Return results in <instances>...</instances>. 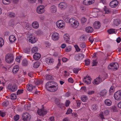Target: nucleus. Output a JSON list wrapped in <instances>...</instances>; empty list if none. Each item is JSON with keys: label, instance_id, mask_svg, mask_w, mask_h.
<instances>
[{"label": "nucleus", "instance_id": "10", "mask_svg": "<svg viewBox=\"0 0 121 121\" xmlns=\"http://www.w3.org/2000/svg\"><path fill=\"white\" fill-rule=\"evenodd\" d=\"M118 3V2L117 0H113L110 3L109 6L112 8H115L117 6Z\"/></svg>", "mask_w": 121, "mask_h": 121}, {"label": "nucleus", "instance_id": "46", "mask_svg": "<svg viewBox=\"0 0 121 121\" xmlns=\"http://www.w3.org/2000/svg\"><path fill=\"white\" fill-rule=\"evenodd\" d=\"M95 92L93 90H89L87 91V93L88 95H91L94 94Z\"/></svg>", "mask_w": 121, "mask_h": 121}, {"label": "nucleus", "instance_id": "40", "mask_svg": "<svg viewBox=\"0 0 121 121\" xmlns=\"http://www.w3.org/2000/svg\"><path fill=\"white\" fill-rule=\"evenodd\" d=\"M74 47L76 51L77 52H79L80 50V49L77 45H74Z\"/></svg>", "mask_w": 121, "mask_h": 121}, {"label": "nucleus", "instance_id": "24", "mask_svg": "<svg viewBox=\"0 0 121 121\" xmlns=\"http://www.w3.org/2000/svg\"><path fill=\"white\" fill-rule=\"evenodd\" d=\"M41 56L40 53H34L33 57L35 60H38L40 59Z\"/></svg>", "mask_w": 121, "mask_h": 121}, {"label": "nucleus", "instance_id": "34", "mask_svg": "<svg viewBox=\"0 0 121 121\" xmlns=\"http://www.w3.org/2000/svg\"><path fill=\"white\" fill-rule=\"evenodd\" d=\"M108 32L109 34L114 33L116 34V32L115 29H111L108 30Z\"/></svg>", "mask_w": 121, "mask_h": 121}, {"label": "nucleus", "instance_id": "33", "mask_svg": "<svg viewBox=\"0 0 121 121\" xmlns=\"http://www.w3.org/2000/svg\"><path fill=\"white\" fill-rule=\"evenodd\" d=\"M81 99L83 102H85L87 100L88 98L87 96L85 95H83L81 97Z\"/></svg>", "mask_w": 121, "mask_h": 121}, {"label": "nucleus", "instance_id": "14", "mask_svg": "<svg viewBox=\"0 0 121 121\" xmlns=\"http://www.w3.org/2000/svg\"><path fill=\"white\" fill-rule=\"evenodd\" d=\"M102 77H99L95 79L93 82L94 85H97L99 83L102 81Z\"/></svg>", "mask_w": 121, "mask_h": 121}, {"label": "nucleus", "instance_id": "42", "mask_svg": "<svg viewBox=\"0 0 121 121\" xmlns=\"http://www.w3.org/2000/svg\"><path fill=\"white\" fill-rule=\"evenodd\" d=\"M98 108L97 106L96 105H92L91 108L92 110L93 111L96 110Z\"/></svg>", "mask_w": 121, "mask_h": 121}, {"label": "nucleus", "instance_id": "18", "mask_svg": "<svg viewBox=\"0 0 121 121\" xmlns=\"http://www.w3.org/2000/svg\"><path fill=\"white\" fill-rule=\"evenodd\" d=\"M55 101L59 107L61 108L64 107V104L60 103V100L58 99H56L55 100Z\"/></svg>", "mask_w": 121, "mask_h": 121}, {"label": "nucleus", "instance_id": "37", "mask_svg": "<svg viewBox=\"0 0 121 121\" xmlns=\"http://www.w3.org/2000/svg\"><path fill=\"white\" fill-rule=\"evenodd\" d=\"M11 0H2V2L4 4H9L11 2Z\"/></svg>", "mask_w": 121, "mask_h": 121}, {"label": "nucleus", "instance_id": "26", "mask_svg": "<svg viewBox=\"0 0 121 121\" xmlns=\"http://www.w3.org/2000/svg\"><path fill=\"white\" fill-rule=\"evenodd\" d=\"M32 26L35 29H37L39 26L38 23L37 22H34L32 24Z\"/></svg>", "mask_w": 121, "mask_h": 121}, {"label": "nucleus", "instance_id": "25", "mask_svg": "<svg viewBox=\"0 0 121 121\" xmlns=\"http://www.w3.org/2000/svg\"><path fill=\"white\" fill-rule=\"evenodd\" d=\"M16 39V38L13 35H11L9 37V40L10 42H13Z\"/></svg>", "mask_w": 121, "mask_h": 121}, {"label": "nucleus", "instance_id": "5", "mask_svg": "<svg viewBox=\"0 0 121 121\" xmlns=\"http://www.w3.org/2000/svg\"><path fill=\"white\" fill-rule=\"evenodd\" d=\"M119 65L117 62L111 63L108 67V69H112L113 70L117 69Z\"/></svg>", "mask_w": 121, "mask_h": 121}, {"label": "nucleus", "instance_id": "28", "mask_svg": "<svg viewBox=\"0 0 121 121\" xmlns=\"http://www.w3.org/2000/svg\"><path fill=\"white\" fill-rule=\"evenodd\" d=\"M33 86L31 84H28L27 85L26 88L28 91H31L33 89Z\"/></svg>", "mask_w": 121, "mask_h": 121}, {"label": "nucleus", "instance_id": "1", "mask_svg": "<svg viewBox=\"0 0 121 121\" xmlns=\"http://www.w3.org/2000/svg\"><path fill=\"white\" fill-rule=\"evenodd\" d=\"M63 19L67 23H69L71 26L73 28H77L79 25V23L78 20L75 17H72L69 18L67 16L63 17Z\"/></svg>", "mask_w": 121, "mask_h": 121}, {"label": "nucleus", "instance_id": "35", "mask_svg": "<svg viewBox=\"0 0 121 121\" xmlns=\"http://www.w3.org/2000/svg\"><path fill=\"white\" fill-rule=\"evenodd\" d=\"M104 9L105 11V13H108L111 12L110 10L105 6L104 8Z\"/></svg>", "mask_w": 121, "mask_h": 121}, {"label": "nucleus", "instance_id": "20", "mask_svg": "<svg viewBox=\"0 0 121 121\" xmlns=\"http://www.w3.org/2000/svg\"><path fill=\"white\" fill-rule=\"evenodd\" d=\"M63 39L66 43H67L69 40V36L68 34H66L63 35Z\"/></svg>", "mask_w": 121, "mask_h": 121}, {"label": "nucleus", "instance_id": "7", "mask_svg": "<svg viewBox=\"0 0 121 121\" xmlns=\"http://www.w3.org/2000/svg\"><path fill=\"white\" fill-rule=\"evenodd\" d=\"M114 98L116 100H121V90L116 92L114 94Z\"/></svg>", "mask_w": 121, "mask_h": 121}, {"label": "nucleus", "instance_id": "9", "mask_svg": "<svg viewBox=\"0 0 121 121\" xmlns=\"http://www.w3.org/2000/svg\"><path fill=\"white\" fill-rule=\"evenodd\" d=\"M44 7L43 5L39 6L36 9L37 12L39 13H42L45 11Z\"/></svg>", "mask_w": 121, "mask_h": 121}, {"label": "nucleus", "instance_id": "8", "mask_svg": "<svg viewBox=\"0 0 121 121\" xmlns=\"http://www.w3.org/2000/svg\"><path fill=\"white\" fill-rule=\"evenodd\" d=\"M68 6L67 3L65 2H62L58 4V7L60 9L64 10L66 9Z\"/></svg>", "mask_w": 121, "mask_h": 121}, {"label": "nucleus", "instance_id": "12", "mask_svg": "<svg viewBox=\"0 0 121 121\" xmlns=\"http://www.w3.org/2000/svg\"><path fill=\"white\" fill-rule=\"evenodd\" d=\"M91 80L90 77L87 75L83 79L84 82L87 84L91 83Z\"/></svg>", "mask_w": 121, "mask_h": 121}, {"label": "nucleus", "instance_id": "62", "mask_svg": "<svg viewBox=\"0 0 121 121\" xmlns=\"http://www.w3.org/2000/svg\"><path fill=\"white\" fill-rule=\"evenodd\" d=\"M89 39L90 42L91 43H92L94 41L93 38L92 36H90L89 37Z\"/></svg>", "mask_w": 121, "mask_h": 121}, {"label": "nucleus", "instance_id": "41", "mask_svg": "<svg viewBox=\"0 0 121 121\" xmlns=\"http://www.w3.org/2000/svg\"><path fill=\"white\" fill-rule=\"evenodd\" d=\"M22 65L24 66H27L28 64V62L27 60L26 59L23 60L22 62Z\"/></svg>", "mask_w": 121, "mask_h": 121}, {"label": "nucleus", "instance_id": "23", "mask_svg": "<svg viewBox=\"0 0 121 121\" xmlns=\"http://www.w3.org/2000/svg\"><path fill=\"white\" fill-rule=\"evenodd\" d=\"M104 102L105 105L108 106H111L112 103L111 101L109 99H105L104 101Z\"/></svg>", "mask_w": 121, "mask_h": 121}, {"label": "nucleus", "instance_id": "17", "mask_svg": "<svg viewBox=\"0 0 121 121\" xmlns=\"http://www.w3.org/2000/svg\"><path fill=\"white\" fill-rule=\"evenodd\" d=\"M101 26V24L98 21H95L93 24V26L95 29H99Z\"/></svg>", "mask_w": 121, "mask_h": 121}, {"label": "nucleus", "instance_id": "43", "mask_svg": "<svg viewBox=\"0 0 121 121\" xmlns=\"http://www.w3.org/2000/svg\"><path fill=\"white\" fill-rule=\"evenodd\" d=\"M4 41L3 38H0V47H1L4 45Z\"/></svg>", "mask_w": 121, "mask_h": 121}, {"label": "nucleus", "instance_id": "6", "mask_svg": "<svg viewBox=\"0 0 121 121\" xmlns=\"http://www.w3.org/2000/svg\"><path fill=\"white\" fill-rule=\"evenodd\" d=\"M22 119L24 121H29L30 119V115L27 113H23L22 115Z\"/></svg>", "mask_w": 121, "mask_h": 121}, {"label": "nucleus", "instance_id": "2", "mask_svg": "<svg viewBox=\"0 0 121 121\" xmlns=\"http://www.w3.org/2000/svg\"><path fill=\"white\" fill-rule=\"evenodd\" d=\"M14 57L12 53H7L5 56V60L7 63L11 64L14 60Z\"/></svg>", "mask_w": 121, "mask_h": 121}, {"label": "nucleus", "instance_id": "59", "mask_svg": "<svg viewBox=\"0 0 121 121\" xmlns=\"http://www.w3.org/2000/svg\"><path fill=\"white\" fill-rule=\"evenodd\" d=\"M0 114L2 117H4L5 115V112H3L0 111Z\"/></svg>", "mask_w": 121, "mask_h": 121}, {"label": "nucleus", "instance_id": "50", "mask_svg": "<svg viewBox=\"0 0 121 121\" xmlns=\"http://www.w3.org/2000/svg\"><path fill=\"white\" fill-rule=\"evenodd\" d=\"M53 86V81H50L47 82L45 86Z\"/></svg>", "mask_w": 121, "mask_h": 121}, {"label": "nucleus", "instance_id": "60", "mask_svg": "<svg viewBox=\"0 0 121 121\" xmlns=\"http://www.w3.org/2000/svg\"><path fill=\"white\" fill-rule=\"evenodd\" d=\"M72 111V109L70 108H69L67 111L66 114H70Z\"/></svg>", "mask_w": 121, "mask_h": 121}, {"label": "nucleus", "instance_id": "44", "mask_svg": "<svg viewBox=\"0 0 121 121\" xmlns=\"http://www.w3.org/2000/svg\"><path fill=\"white\" fill-rule=\"evenodd\" d=\"M60 61L61 60L60 59H58V63L57 65V66L55 67V68L58 69L59 68V67L61 65Z\"/></svg>", "mask_w": 121, "mask_h": 121}, {"label": "nucleus", "instance_id": "11", "mask_svg": "<svg viewBox=\"0 0 121 121\" xmlns=\"http://www.w3.org/2000/svg\"><path fill=\"white\" fill-rule=\"evenodd\" d=\"M84 57L82 53H78L75 57V59L76 60H80L82 59Z\"/></svg>", "mask_w": 121, "mask_h": 121}, {"label": "nucleus", "instance_id": "55", "mask_svg": "<svg viewBox=\"0 0 121 121\" xmlns=\"http://www.w3.org/2000/svg\"><path fill=\"white\" fill-rule=\"evenodd\" d=\"M23 91V90L22 89H18L17 92V95H18L22 93Z\"/></svg>", "mask_w": 121, "mask_h": 121}, {"label": "nucleus", "instance_id": "15", "mask_svg": "<svg viewBox=\"0 0 121 121\" xmlns=\"http://www.w3.org/2000/svg\"><path fill=\"white\" fill-rule=\"evenodd\" d=\"M29 42L31 43H35L36 41L35 37L32 35H30L28 38Z\"/></svg>", "mask_w": 121, "mask_h": 121}, {"label": "nucleus", "instance_id": "32", "mask_svg": "<svg viewBox=\"0 0 121 121\" xmlns=\"http://www.w3.org/2000/svg\"><path fill=\"white\" fill-rule=\"evenodd\" d=\"M72 48V46H69L66 47L65 49V50L67 52H69L71 50Z\"/></svg>", "mask_w": 121, "mask_h": 121}, {"label": "nucleus", "instance_id": "21", "mask_svg": "<svg viewBox=\"0 0 121 121\" xmlns=\"http://www.w3.org/2000/svg\"><path fill=\"white\" fill-rule=\"evenodd\" d=\"M93 28L90 26H88L86 28L85 30L86 32L88 33H91L93 31Z\"/></svg>", "mask_w": 121, "mask_h": 121}, {"label": "nucleus", "instance_id": "39", "mask_svg": "<svg viewBox=\"0 0 121 121\" xmlns=\"http://www.w3.org/2000/svg\"><path fill=\"white\" fill-rule=\"evenodd\" d=\"M17 95L16 94L13 93L11 95V99H15L17 98Z\"/></svg>", "mask_w": 121, "mask_h": 121}, {"label": "nucleus", "instance_id": "19", "mask_svg": "<svg viewBox=\"0 0 121 121\" xmlns=\"http://www.w3.org/2000/svg\"><path fill=\"white\" fill-rule=\"evenodd\" d=\"M59 39V35L58 33L55 32L53 33V40L57 41Z\"/></svg>", "mask_w": 121, "mask_h": 121}, {"label": "nucleus", "instance_id": "36", "mask_svg": "<svg viewBox=\"0 0 121 121\" xmlns=\"http://www.w3.org/2000/svg\"><path fill=\"white\" fill-rule=\"evenodd\" d=\"M45 61L48 64H49L50 63H52V60H51V58L50 57L46 58L45 60Z\"/></svg>", "mask_w": 121, "mask_h": 121}, {"label": "nucleus", "instance_id": "45", "mask_svg": "<svg viewBox=\"0 0 121 121\" xmlns=\"http://www.w3.org/2000/svg\"><path fill=\"white\" fill-rule=\"evenodd\" d=\"M85 65L87 66L89 65L90 63V59H87L85 60Z\"/></svg>", "mask_w": 121, "mask_h": 121}, {"label": "nucleus", "instance_id": "49", "mask_svg": "<svg viewBox=\"0 0 121 121\" xmlns=\"http://www.w3.org/2000/svg\"><path fill=\"white\" fill-rule=\"evenodd\" d=\"M92 63V66H96L97 65L98 62L96 60H93Z\"/></svg>", "mask_w": 121, "mask_h": 121}, {"label": "nucleus", "instance_id": "4", "mask_svg": "<svg viewBox=\"0 0 121 121\" xmlns=\"http://www.w3.org/2000/svg\"><path fill=\"white\" fill-rule=\"evenodd\" d=\"M7 88L9 90L12 92L15 91L17 89V87L15 83H9L8 85Z\"/></svg>", "mask_w": 121, "mask_h": 121}, {"label": "nucleus", "instance_id": "53", "mask_svg": "<svg viewBox=\"0 0 121 121\" xmlns=\"http://www.w3.org/2000/svg\"><path fill=\"white\" fill-rule=\"evenodd\" d=\"M9 26L13 27L14 26L13 22L12 20H11L9 21Z\"/></svg>", "mask_w": 121, "mask_h": 121}, {"label": "nucleus", "instance_id": "38", "mask_svg": "<svg viewBox=\"0 0 121 121\" xmlns=\"http://www.w3.org/2000/svg\"><path fill=\"white\" fill-rule=\"evenodd\" d=\"M114 24L116 26H117L120 23V21L119 19H115L114 22Z\"/></svg>", "mask_w": 121, "mask_h": 121}, {"label": "nucleus", "instance_id": "56", "mask_svg": "<svg viewBox=\"0 0 121 121\" xmlns=\"http://www.w3.org/2000/svg\"><path fill=\"white\" fill-rule=\"evenodd\" d=\"M80 47L82 48H85L86 47V45L85 43H81L80 45Z\"/></svg>", "mask_w": 121, "mask_h": 121}, {"label": "nucleus", "instance_id": "61", "mask_svg": "<svg viewBox=\"0 0 121 121\" xmlns=\"http://www.w3.org/2000/svg\"><path fill=\"white\" fill-rule=\"evenodd\" d=\"M99 116L102 119H104V117L103 113V112H101L100 113L99 115Z\"/></svg>", "mask_w": 121, "mask_h": 121}, {"label": "nucleus", "instance_id": "13", "mask_svg": "<svg viewBox=\"0 0 121 121\" xmlns=\"http://www.w3.org/2000/svg\"><path fill=\"white\" fill-rule=\"evenodd\" d=\"M38 114L40 116H43L47 113V111L46 110H43V109H40L37 111Z\"/></svg>", "mask_w": 121, "mask_h": 121}, {"label": "nucleus", "instance_id": "52", "mask_svg": "<svg viewBox=\"0 0 121 121\" xmlns=\"http://www.w3.org/2000/svg\"><path fill=\"white\" fill-rule=\"evenodd\" d=\"M8 16L11 17H13L15 16V14L12 12H10L8 13Z\"/></svg>", "mask_w": 121, "mask_h": 121}, {"label": "nucleus", "instance_id": "57", "mask_svg": "<svg viewBox=\"0 0 121 121\" xmlns=\"http://www.w3.org/2000/svg\"><path fill=\"white\" fill-rule=\"evenodd\" d=\"M30 50L29 48H25L23 50L24 52L25 53H28L30 52Z\"/></svg>", "mask_w": 121, "mask_h": 121}, {"label": "nucleus", "instance_id": "27", "mask_svg": "<svg viewBox=\"0 0 121 121\" xmlns=\"http://www.w3.org/2000/svg\"><path fill=\"white\" fill-rule=\"evenodd\" d=\"M19 67L18 65L15 66L13 68L12 71L13 73H16L19 70Z\"/></svg>", "mask_w": 121, "mask_h": 121}, {"label": "nucleus", "instance_id": "63", "mask_svg": "<svg viewBox=\"0 0 121 121\" xmlns=\"http://www.w3.org/2000/svg\"><path fill=\"white\" fill-rule=\"evenodd\" d=\"M43 83V81L41 80H39L37 81H36L35 83V84L37 85L41 84Z\"/></svg>", "mask_w": 121, "mask_h": 121}, {"label": "nucleus", "instance_id": "64", "mask_svg": "<svg viewBox=\"0 0 121 121\" xmlns=\"http://www.w3.org/2000/svg\"><path fill=\"white\" fill-rule=\"evenodd\" d=\"M66 46V44L65 43H63L61 45L60 47L64 49Z\"/></svg>", "mask_w": 121, "mask_h": 121}, {"label": "nucleus", "instance_id": "29", "mask_svg": "<svg viewBox=\"0 0 121 121\" xmlns=\"http://www.w3.org/2000/svg\"><path fill=\"white\" fill-rule=\"evenodd\" d=\"M58 88V86L56 82H53V92H55L57 90Z\"/></svg>", "mask_w": 121, "mask_h": 121}, {"label": "nucleus", "instance_id": "16", "mask_svg": "<svg viewBox=\"0 0 121 121\" xmlns=\"http://www.w3.org/2000/svg\"><path fill=\"white\" fill-rule=\"evenodd\" d=\"M95 0H84L83 1V4L86 5H90L93 4Z\"/></svg>", "mask_w": 121, "mask_h": 121}, {"label": "nucleus", "instance_id": "47", "mask_svg": "<svg viewBox=\"0 0 121 121\" xmlns=\"http://www.w3.org/2000/svg\"><path fill=\"white\" fill-rule=\"evenodd\" d=\"M46 79L47 80H52V76L50 75H47L46 76Z\"/></svg>", "mask_w": 121, "mask_h": 121}, {"label": "nucleus", "instance_id": "3", "mask_svg": "<svg viewBox=\"0 0 121 121\" xmlns=\"http://www.w3.org/2000/svg\"><path fill=\"white\" fill-rule=\"evenodd\" d=\"M56 25L58 28L60 30L63 29L65 27V22L62 20H60L57 21Z\"/></svg>", "mask_w": 121, "mask_h": 121}, {"label": "nucleus", "instance_id": "48", "mask_svg": "<svg viewBox=\"0 0 121 121\" xmlns=\"http://www.w3.org/2000/svg\"><path fill=\"white\" fill-rule=\"evenodd\" d=\"M81 69L79 68H74L73 69V73H77L79 71L81 70Z\"/></svg>", "mask_w": 121, "mask_h": 121}, {"label": "nucleus", "instance_id": "30", "mask_svg": "<svg viewBox=\"0 0 121 121\" xmlns=\"http://www.w3.org/2000/svg\"><path fill=\"white\" fill-rule=\"evenodd\" d=\"M40 64V62L39 61L35 62L33 65V67L35 68H38Z\"/></svg>", "mask_w": 121, "mask_h": 121}, {"label": "nucleus", "instance_id": "54", "mask_svg": "<svg viewBox=\"0 0 121 121\" xmlns=\"http://www.w3.org/2000/svg\"><path fill=\"white\" fill-rule=\"evenodd\" d=\"M9 104V102L8 101H6L4 102L2 104L3 106H7Z\"/></svg>", "mask_w": 121, "mask_h": 121}, {"label": "nucleus", "instance_id": "58", "mask_svg": "<svg viewBox=\"0 0 121 121\" xmlns=\"http://www.w3.org/2000/svg\"><path fill=\"white\" fill-rule=\"evenodd\" d=\"M19 118V116L18 115H17L14 116V119L15 121H17L18 120Z\"/></svg>", "mask_w": 121, "mask_h": 121}, {"label": "nucleus", "instance_id": "31", "mask_svg": "<svg viewBox=\"0 0 121 121\" xmlns=\"http://www.w3.org/2000/svg\"><path fill=\"white\" fill-rule=\"evenodd\" d=\"M38 49L37 47H34L31 49V51L32 53H38Z\"/></svg>", "mask_w": 121, "mask_h": 121}, {"label": "nucleus", "instance_id": "22", "mask_svg": "<svg viewBox=\"0 0 121 121\" xmlns=\"http://www.w3.org/2000/svg\"><path fill=\"white\" fill-rule=\"evenodd\" d=\"M107 94V91L105 89L102 90L99 93L100 96L104 97Z\"/></svg>", "mask_w": 121, "mask_h": 121}, {"label": "nucleus", "instance_id": "51", "mask_svg": "<svg viewBox=\"0 0 121 121\" xmlns=\"http://www.w3.org/2000/svg\"><path fill=\"white\" fill-rule=\"evenodd\" d=\"M42 32L40 30H38L35 32V34L39 35L42 34Z\"/></svg>", "mask_w": 121, "mask_h": 121}]
</instances>
